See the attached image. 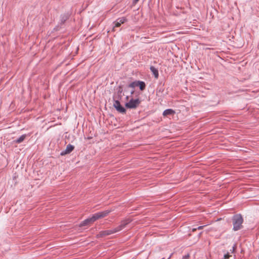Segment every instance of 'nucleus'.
I'll list each match as a JSON object with an SVG mask.
<instances>
[{"instance_id": "15", "label": "nucleus", "mask_w": 259, "mask_h": 259, "mask_svg": "<svg viewBox=\"0 0 259 259\" xmlns=\"http://www.w3.org/2000/svg\"><path fill=\"white\" fill-rule=\"evenodd\" d=\"M119 90H118V93L121 94V93L122 92V88L120 87H119Z\"/></svg>"}, {"instance_id": "17", "label": "nucleus", "mask_w": 259, "mask_h": 259, "mask_svg": "<svg viewBox=\"0 0 259 259\" xmlns=\"http://www.w3.org/2000/svg\"><path fill=\"white\" fill-rule=\"evenodd\" d=\"M134 93V90L132 91L131 92V94L133 95Z\"/></svg>"}, {"instance_id": "1", "label": "nucleus", "mask_w": 259, "mask_h": 259, "mask_svg": "<svg viewBox=\"0 0 259 259\" xmlns=\"http://www.w3.org/2000/svg\"><path fill=\"white\" fill-rule=\"evenodd\" d=\"M131 221L128 219L124 220L121 222L120 225L118 227L113 229L102 231L100 232L98 235L100 237H103L118 232L122 230Z\"/></svg>"}, {"instance_id": "19", "label": "nucleus", "mask_w": 259, "mask_h": 259, "mask_svg": "<svg viewBox=\"0 0 259 259\" xmlns=\"http://www.w3.org/2000/svg\"><path fill=\"white\" fill-rule=\"evenodd\" d=\"M139 0H134V2L135 3H137V2H138Z\"/></svg>"}, {"instance_id": "6", "label": "nucleus", "mask_w": 259, "mask_h": 259, "mask_svg": "<svg viewBox=\"0 0 259 259\" xmlns=\"http://www.w3.org/2000/svg\"><path fill=\"white\" fill-rule=\"evenodd\" d=\"M114 108L119 112L124 113H125V109L122 107L118 100H115L113 103Z\"/></svg>"}, {"instance_id": "10", "label": "nucleus", "mask_w": 259, "mask_h": 259, "mask_svg": "<svg viewBox=\"0 0 259 259\" xmlns=\"http://www.w3.org/2000/svg\"><path fill=\"white\" fill-rule=\"evenodd\" d=\"M175 111L172 109H167L165 110L163 112V116H167L169 115L174 114Z\"/></svg>"}, {"instance_id": "3", "label": "nucleus", "mask_w": 259, "mask_h": 259, "mask_svg": "<svg viewBox=\"0 0 259 259\" xmlns=\"http://www.w3.org/2000/svg\"><path fill=\"white\" fill-rule=\"evenodd\" d=\"M243 219L240 214H236L232 217L233 230L235 231L240 230L242 228Z\"/></svg>"}, {"instance_id": "11", "label": "nucleus", "mask_w": 259, "mask_h": 259, "mask_svg": "<svg viewBox=\"0 0 259 259\" xmlns=\"http://www.w3.org/2000/svg\"><path fill=\"white\" fill-rule=\"evenodd\" d=\"M26 137V135H25V134L22 135L19 138H18L16 140H15L14 142L16 143H20L22 142L25 140Z\"/></svg>"}, {"instance_id": "20", "label": "nucleus", "mask_w": 259, "mask_h": 259, "mask_svg": "<svg viewBox=\"0 0 259 259\" xmlns=\"http://www.w3.org/2000/svg\"><path fill=\"white\" fill-rule=\"evenodd\" d=\"M126 98L127 100L128 99V96H126Z\"/></svg>"}, {"instance_id": "14", "label": "nucleus", "mask_w": 259, "mask_h": 259, "mask_svg": "<svg viewBox=\"0 0 259 259\" xmlns=\"http://www.w3.org/2000/svg\"><path fill=\"white\" fill-rule=\"evenodd\" d=\"M205 226H200L197 228L198 230H201Z\"/></svg>"}, {"instance_id": "8", "label": "nucleus", "mask_w": 259, "mask_h": 259, "mask_svg": "<svg viewBox=\"0 0 259 259\" xmlns=\"http://www.w3.org/2000/svg\"><path fill=\"white\" fill-rule=\"evenodd\" d=\"M74 148V147L73 145L71 144H68V145H67L65 150L61 152V155H64L69 154L73 150Z\"/></svg>"}, {"instance_id": "4", "label": "nucleus", "mask_w": 259, "mask_h": 259, "mask_svg": "<svg viewBox=\"0 0 259 259\" xmlns=\"http://www.w3.org/2000/svg\"><path fill=\"white\" fill-rule=\"evenodd\" d=\"M141 101L139 99H131L128 102L125 104V107L129 109H135L140 104Z\"/></svg>"}, {"instance_id": "16", "label": "nucleus", "mask_w": 259, "mask_h": 259, "mask_svg": "<svg viewBox=\"0 0 259 259\" xmlns=\"http://www.w3.org/2000/svg\"><path fill=\"white\" fill-rule=\"evenodd\" d=\"M189 257V254H187V255H185V256H184V258H185V259H187V258H188Z\"/></svg>"}, {"instance_id": "2", "label": "nucleus", "mask_w": 259, "mask_h": 259, "mask_svg": "<svg viewBox=\"0 0 259 259\" xmlns=\"http://www.w3.org/2000/svg\"><path fill=\"white\" fill-rule=\"evenodd\" d=\"M111 211L110 210H106L103 211L98 212L94 214L92 217L85 219L80 223L81 226H84L89 223H92L96 220L104 218Z\"/></svg>"}, {"instance_id": "7", "label": "nucleus", "mask_w": 259, "mask_h": 259, "mask_svg": "<svg viewBox=\"0 0 259 259\" xmlns=\"http://www.w3.org/2000/svg\"><path fill=\"white\" fill-rule=\"evenodd\" d=\"M126 21V19L124 17H121L117 19L115 22H114L113 24V30H115L114 29L115 27H119L121 24L124 23Z\"/></svg>"}, {"instance_id": "13", "label": "nucleus", "mask_w": 259, "mask_h": 259, "mask_svg": "<svg viewBox=\"0 0 259 259\" xmlns=\"http://www.w3.org/2000/svg\"><path fill=\"white\" fill-rule=\"evenodd\" d=\"M230 256V255L228 253H227L224 255V259L228 258Z\"/></svg>"}, {"instance_id": "9", "label": "nucleus", "mask_w": 259, "mask_h": 259, "mask_svg": "<svg viewBox=\"0 0 259 259\" xmlns=\"http://www.w3.org/2000/svg\"><path fill=\"white\" fill-rule=\"evenodd\" d=\"M150 69L151 72L152 73L153 75L154 76L155 78L156 79L158 78L159 76L158 69L152 66L150 67Z\"/></svg>"}, {"instance_id": "18", "label": "nucleus", "mask_w": 259, "mask_h": 259, "mask_svg": "<svg viewBox=\"0 0 259 259\" xmlns=\"http://www.w3.org/2000/svg\"><path fill=\"white\" fill-rule=\"evenodd\" d=\"M197 229V228H194L192 229V231L194 232V231H195Z\"/></svg>"}, {"instance_id": "5", "label": "nucleus", "mask_w": 259, "mask_h": 259, "mask_svg": "<svg viewBox=\"0 0 259 259\" xmlns=\"http://www.w3.org/2000/svg\"><path fill=\"white\" fill-rule=\"evenodd\" d=\"M139 87L141 91H143L146 87L145 83L143 81L136 80L132 82L128 85V88L135 89L136 87Z\"/></svg>"}, {"instance_id": "12", "label": "nucleus", "mask_w": 259, "mask_h": 259, "mask_svg": "<svg viewBox=\"0 0 259 259\" xmlns=\"http://www.w3.org/2000/svg\"><path fill=\"white\" fill-rule=\"evenodd\" d=\"M235 249H236V245L234 244V246H233L232 248L231 249H230V251L232 252H234V251H235Z\"/></svg>"}]
</instances>
